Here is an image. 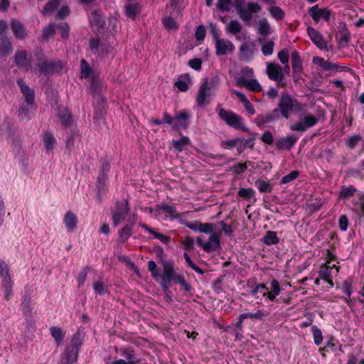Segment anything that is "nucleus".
I'll list each match as a JSON object with an SVG mask.
<instances>
[{"label":"nucleus","mask_w":364,"mask_h":364,"mask_svg":"<svg viewBox=\"0 0 364 364\" xmlns=\"http://www.w3.org/2000/svg\"><path fill=\"white\" fill-rule=\"evenodd\" d=\"M189 144L190 139L186 136H183L180 139L173 140L172 141L173 146L178 151H182Z\"/></svg>","instance_id":"obj_38"},{"label":"nucleus","mask_w":364,"mask_h":364,"mask_svg":"<svg viewBox=\"0 0 364 364\" xmlns=\"http://www.w3.org/2000/svg\"><path fill=\"white\" fill-rule=\"evenodd\" d=\"M313 63L319 66L323 70L338 71L339 68L338 65H335L329 61L325 60L323 58L318 56L314 57Z\"/></svg>","instance_id":"obj_21"},{"label":"nucleus","mask_w":364,"mask_h":364,"mask_svg":"<svg viewBox=\"0 0 364 364\" xmlns=\"http://www.w3.org/2000/svg\"><path fill=\"white\" fill-rule=\"evenodd\" d=\"M232 0H218L216 6L222 12H228L230 9Z\"/></svg>","instance_id":"obj_49"},{"label":"nucleus","mask_w":364,"mask_h":364,"mask_svg":"<svg viewBox=\"0 0 364 364\" xmlns=\"http://www.w3.org/2000/svg\"><path fill=\"white\" fill-rule=\"evenodd\" d=\"M266 73L269 79L276 81L278 86H282L284 79V73L282 68L276 63H269L267 65Z\"/></svg>","instance_id":"obj_8"},{"label":"nucleus","mask_w":364,"mask_h":364,"mask_svg":"<svg viewBox=\"0 0 364 364\" xmlns=\"http://www.w3.org/2000/svg\"><path fill=\"white\" fill-rule=\"evenodd\" d=\"M134 217L133 216V221L126 224L123 228L119 231V241L125 242L132 234V228L135 224Z\"/></svg>","instance_id":"obj_27"},{"label":"nucleus","mask_w":364,"mask_h":364,"mask_svg":"<svg viewBox=\"0 0 364 364\" xmlns=\"http://www.w3.org/2000/svg\"><path fill=\"white\" fill-rule=\"evenodd\" d=\"M164 26L168 29L177 28L176 23L171 17H166L163 19Z\"/></svg>","instance_id":"obj_57"},{"label":"nucleus","mask_w":364,"mask_h":364,"mask_svg":"<svg viewBox=\"0 0 364 364\" xmlns=\"http://www.w3.org/2000/svg\"><path fill=\"white\" fill-rule=\"evenodd\" d=\"M183 257L185 259V260L186 261V262L188 263V264L193 269L195 270L196 272L200 274H203V271L200 269L199 267H198L191 259V257H189V255L187 254V253H184L183 254Z\"/></svg>","instance_id":"obj_61"},{"label":"nucleus","mask_w":364,"mask_h":364,"mask_svg":"<svg viewBox=\"0 0 364 364\" xmlns=\"http://www.w3.org/2000/svg\"><path fill=\"white\" fill-rule=\"evenodd\" d=\"M93 289L96 294H105L107 292V287L101 281H97L93 284Z\"/></svg>","instance_id":"obj_52"},{"label":"nucleus","mask_w":364,"mask_h":364,"mask_svg":"<svg viewBox=\"0 0 364 364\" xmlns=\"http://www.w3.org/2000/svg\"><path fill=\"white\" fill-rule=\"evenodd\" d=\"M257 33L264 37L271 33V27L266 18H262L259 20L257 25Z\"/></svg>","instance_id":"obj_29"},{"label":"nucleus","mask_w":364,"mask_h":364,"mask_svg":"<svg viewBox=\"0 0 364 364\" xmlns=\"http://www.w3.org/2000/svg\"><path fill=\"white\" fill-rule=\"evenodd\" d=\"M308 34L312 41L319 48H324L326 46V41L323 40L322 36L314 28L309 27L307 28Z\"/></svg>","instance_id":"obj_23"},{"label":"nucleus","mask_w":364,"mask_h":364,"mask_svg":"<svg viewBox=\"0 0 364 364\" xmlns=\"http://www.w3.org/2000/svg\"><path fill=\"white\" fill-rule=\"evenodd\" d=\"M279 118V113L277 108L272 112L257 115L255 119V122L258 127H261L265 123L273 122Z\"/></svg>","instance_id":"obj_13"},{"label":"nucleus","mask_w":364,"mask_h":364,"mask_svg":"<svg viewBox=\"0 0 364 364\" xmlns=\"http://www.w3.org/2000/svg\"><path fill=\"white\" fill-rule=\"evenodd\" d=\"M205 33L206 31L204 26L200 25L198 26L195 33L196 38L198 41L203 40L205 36Z\"/></svg>","instance_id":"obj_62"},{"label":"nucleus","mask_w":364,"mask_h":364,"mask_svg":"<svg viewBox=\"0 0 364 364\" xmlns=\"http://www.w3.org/2000/svg\"><path fill=\"white\" fill-rule=\"evenodd\" d=\"M278 58L280 62L283 64H287L289 63V55L287 49H282L278 53Z\"/></svg>","instance_id":"obj_58"},{"label":"nucleus","mask_w":364,"mask_h":364,"mask_svg":"<svg viewBox=\"0 0 364 364\" xmlns=\"http://www.w3.org/2000/svg\"><path fill=\"white\" fill-rule=\"evenodd\" d=\"M291 66L293 73H301L303 70L301 60L297 51H294L291 54Z\"/></svg>","instance_id":"obj_34"},{"label":"nucleus","mask_w":364,"mask_h":364,"mask_svg":"<svg viewBox=\"0 0 364 364\" xmlns=\"http://www.w3.org/2000/svg\"><path fill=\"white\" fill-rule=\"evenodd\" d=\"M89 270H90V267H86L79 273L78 277H77V282L79 284V287H80L81 285H82L85 283V282L87 279V272Z\"/></svg>","instance_id":"obj_56"},{"label":"nucleus","mask_w":364,"mask_h":364,"mask_svg":"<svg viewBox=\"0 0 364 364\" xmlns=\"http://www.w3.org/2000/svg\"><path fill=\"white\" fill-rule=\"evenodd\" d=\"M52 337L55 341L58 346H60L64 338V333L61 328L58 326H52L50 328Z\"/></svg>","instance_id":"obj_36"},{"label":"nucleus","mask_w":364,"mask_h":364,"mask_svg":"<svg viewBox=\"0 0 364 364\" xmlns=\"http://www.w3.org/2000/svg\"><path fill=\"white\" fill-rule=\"evenodd\" d=\"M156 210L157 211L163 210L164 212L168 213L170 216H171L173 218L176 217V208L173 206H171V205H168L166 203H161V204L157 205Z\"/></svg>","instance_id":"obj_44"},{"label":"nucleus","mask_w":364,"mask_h":364,"mask_svg":"<svg viewBox=\"0 0 364 364\" xmlns=\"http://www.w3.org/2000/svg\"><path fill=\"white\" fill-rule=\"evenodd\" d=\"M188 119V114L186 110L181 111L174 117L175 123L173 124V129H178L181 127H187V121Z\"/></svg>","instance_id":"obj_20"},{"label":"nucleus","mask_w":364,"mask_h":364,"mask_svg":"<svg viewBox=\"0 0 364 364\" xmlns=\"http://www.w3.org/2000/svg\"><path fill=\"white\" fill-rule=\"evenodd\" d=\"M311 329H312V333L314 336V343L317 346H318L323 341V336H322L321 331L316 326H313Z\"/></svg>","instance_id":"obj_51"},{"label":"nucleus","mask_w":364,"mask_h":364,"mask_svg":"<svg viewBox=\"0 0 364 364\" xmlns=\"http://www.w3.org/2000/svg\"><path fill=\"white\" fill-rule=\"evenodd\" d=\"M226 30L232 34L237 35L242 30V25L237 20H231L226 26Z\"/></svg>","instance_id":"obj_42"},{"label":"nucleus","mask_w":364,"mask_h":364,"mask_svg":"<svg viewBox=\"0 0 364 364\" xmlns=\"http://www.w3.org/2000/svg\"><path fill=\"white\" fill-rule=\"evenodd\" d=\"M210 32L213 36V39L215 41H218L220 38L219 37L218 30L217 28V25L214 23H209Z\"/></svg>","instance_id":"obj_63"},{"label":"nucleus","mask_w":364,"mask_h":364,"mask_svg":"<svg viewBox=\"0 0 364 364\" xmlns=\"http://www.w3.org/2000/svg\"><path fill=\"white\" fill-rule=\"evenodd\" d=\"M237 84L239 86L245 87L247 90L252 92H260L262 86L255 79L247 80L244 76L239 77L237 80Z\"/></svg>","instance_id":"obj_16"},{"label":"nucleus","mask_w":364,"mask_h":364,"mask_svg":"<svg viewBox=\"0 0 364 364\" xmlns=\"http://www.w3.org/2000/svg\"><path fill=\"white\" fill-rule=\"evenodd\" d=\"M64 223L68 231H74L77 226V216L71 211H68L65 215Z\"/></svg>","instance_id":"obj_31"},{"label":"nucleus","mask_w":364,"mask_h":364,"mask_svg":"<svg viewBox=\"0 0 364 364\" xmlns=\"http://www.w3.org/2000/svg\"><path fill=\"white\" fill-rule=\"evenodd\" d=\"M4 287L5 289V295L4 298L6 300H9L13 296L12 293V287H13V281L11 282H6L3 283Z\"/></svg>","instance_id":"obj_54"},{"label":"nucleus","mask_w":364,"mask_h":364,"mask_svg":"<svg viewBox=\"0 0 364 364\" xmlns=\"http://www.w3.org/2000/svg\"><path fill=\"white\" fill-rule=\"evenodd\" d=\"M257 51L256 43L252 40L246 41L239 48V58L242 61H250Z\"/></svg>","instance_id":"obj_7"},{"label":"nucleus","mask_w":364,"mask_h":364,"mask_svg":"<svg viewBox=\"0 0 364 364\" xmlns=\"http://www.w3.org/2000/svg\"><path fill=\"white\" fill-rule=\"evenodd\" d=\"M339 267H337L335 264H331V262H327L325 267H323L320 270L319 273L321 277H323L325 279L328 280V277H332L333 274L338 273Z\"/></svg>","instance_id":"obj_24"},{"label":"nucleus","mask_w":364,"mask_h":364,"mask_svg":"<svg viewBox=\"0 0 364 364\" xmlns=\"http://www.w3.org/2000/svg\"><path fill=\"white\" fill-rule=\"evenodd\" d=\"M43 141L46 151L48 153L52 152L56 142L54 136L50 132H46L44 134Z\"/></svg>","instance_id":"obj_33"},{"label":"nucleus","mask_w":364,"mask_h":364,"mask_svg":"<svg viewBox=\"0 0 364 364\" xmlns=\"http://www.w3.org/2000/svg\"><path fill=\"white\" fill-rule=\"evenodd\" d=\"M129 212L127 200L117 202L114 210L112 211V221L114 226H118L126 218Z\"/></svg>","instance_id":"obj_5"},{"label":"nucleus","mask_w":364,"mask_h":364,"mask_svg":"<svg viewBox=\"0 0 364 364\" xmlns=\"http://www.w3.org/2000/svg\"><path fill=\"white\" fill-rule=\"evenodd\" d=\"M16 64L18 67L28 68L30 66V60L27 57L26 52L24 50H16L14 56Z\"/></svg>","instance_id":"obj_26"},{"label":"nucleus","mask_w":364,"mask_h":364,"mask_svg":"<svg viewBox=\"0 0 364 364\" xmlns=\"http://www.w3.org/2000/svg\"><path fill=\"white\" fill-rule=\"evenodd\" d=\"M255 186L262 193H268L272 191V186L269 181L257 180L255 181Z\"/></svg>","instance_id":"obj_45"},{"label":"nucleus","mask_w":364,"mask_h":364,"mask_svg":"<svg viewBox=\"0 0 364 364\" xmlns=\"http://www.w3.org/2000/svg\"><path fill=\"white\" fill-rule=\"evenodd\" d=\"M299 176V171H292L290 173L282 177L281 180L282 184L288 183L294 180H295Z\"/></svg>","instance_id":"obj_53"},{"label":"nucleus","mask_w":364,"mask_h":364,"mask_svg":"<svg viewBox=\"0 0 364 364\" xmlns=\"http://www.w3.org/2000/svg\"><path fill=\"white\" fill-rule=\"evenodd\" d=\"M80 67H81V77L87 78L90 77L91 73V69L87 63V62L82 59L80 61Z\"/></svg>","instance_id":"obj_50"},{"label":"nucleus","mask_w":364,"mask_h":364,"mask_svg":"<svg viewBox=\"0 0 364 364\" xmlns=\"http://www.w3.org/2000/svg\"><path fill=\"white\" fill-rule=\"evenodd\" d=\"M197 244L206 252L215 251L220 246L219 237L215 233H212L207 242H204L201 237H197Z\"/></svg>","instance_id":"obj_9"},{"label":"nucleus","mask_w":364,"mask_h":364,"mask_svg":"<svg viewBox=\"0 0 364 364\" xmlns=\"http://www.w3.org/2000/svg\"><path fill=\"white\" fill-rule=\"evenodd\" d=\"M214 43L215 53L218 56L232 53L235 48L234 44L230 41L225 38H220Z\"/></svg>","instance_id":"obj_11"},{"label":"nucleus","mask_w":364,"mask_h":364,"mask_svg":"<svg viewBox=\"0 0 364 364\" xmlns=\"http://www.w3.org/2000/svg\"><path fill=\"white\" fill-rule=\"evenodd\" d=\"M36 67L38 74L51 75L60 73L63 65L60 60L57 59L48 60L42 55L38 59Z\"/></svg>","instance_id":"obj_3"},{"label":"nucleus","mask_w":364,"mask_h":364,"mask_svg":"<svg viewBox=\"0 0 364 364\" xmlns=\"http://www.w3.org/2000/svg\"><path fill=\"white\" fill-rule=\"evenodd\" d=\"M22 311L25 315H31L32 313V309L30 306V299L25 298L21 304Z\"/></svg>","instance_id":"obj_60"},{"label":"nucleus","mask_w":364,"mask_h":364,"mask_svg":"<svg viewBox=\"0 0 364 364\" xmlns=\"http://www.w3.org/2000/svg\"><path fill=\"white\" fill-rule=\"evenodd\" d=\"M269 313L264 309H258L255 313H244L240 315L237 326L241 327L242 321L245 318H251L252 320H262L267 316Z\"/></svg>","instance_id":"obj_18"},{"label":"nucleus","mask_w":364,"mask_h":364,"mask_svg":"<svg viewBox=\"0 0 364 364\" xmlns=\"http://www.w3.org/2000/svg\"><path fill=\"white\" fill-rule=\"evenodd\" d=\"M352 282H353V279L351 278H348L343 284V287L345 289L344 293L347 296V297L345 298V300L349 304L350 302H352L353 300L355 301V299L354 298L353 299H350V294L352 293V289H351Z\"/></svg>","instance_id":"obj_43"},{"label":"nucleus","mask_w":364,"mask_h":364,"mask_svg":"<svg viewBox=\"0 0 364 364\" xmlns=\"http://www.w3.org/2000/svg\"><path fill=\"white\" fill-rule=\"evenodd\" d=\"M296 141L297 139L296 137L293 136H287L284 138L280 139L277 141V146L279 149L289 150L294 146Z\"/></svg>","instance_id":"obj_30"},{"label":"nucleus","mask_w":364,"mask_h":364,"mask_svg":"<svg viewBox=\"0 0 364 364\" xmlns=\"http://www.w3.org/2000/svg\"><path fill=\"white\" fill-rule=\"evenodd\" d=\"M11 27L14 36L19 39H24L26 36V32L23 24L16 19L11 21Z\"/></svg>","instance_id":"obj_22"},{"label":"nucleus","mask_w":364,"mask_h":364,"mask_svg":"<svg viewBox=\"0 0 364 364\" xmlns=\"http://www.w3.org/2000/svg\"><path fill=\"white\" fill-rule=\"evenodd\" d=\"M255 191L251 188H240L238 191V196L240 198H244L245 200H249V199L253 198L255 196Z\"/></svg>","instance_id":"obj_48"},{"label":"nucleus","mask_w":364,"mask_h":364,"mask_svg":"<svg viewBox=\"0 0 364 364\" xmlns=\"http://www.w3.org/2000/svg\"><path fill=\"white\" fill-rule=\"evenodd\" d=\"M121 354L126 358L127 360L118 359L114 360L112 364H139L141 362L140 359L135 356L133 351L123 349L122 350Z\"/></svg>","instance_id":"obj_19"},{"label":"nucleus","mask_w":364,"mask_h":364,"mask_svg":"<svg viewBox=\"0 0 364 364\" xmlns=\"http://www.w3.org/2000/svg\"><path fill=\"white\" fill-rule=\"evenodd\" d=\"M277 111L285 119H289L293 112L301 110V104L287 93H282L279 100Z\"/></svg>","instance_id":"obj_1"},{"label":"nucleus","mask_w":364,"mask_h":364,"mask_svg":"<svg viewBox=\"0 0 364 364\" xmlns=\"http://www.w3.org/2000/svg\"><path fill=\"white\" fill-rule=\"evenodd\" d=\"M126 15L129 18H134L136 16L140 13L141 6L139 3L129 1L125 6Z\"/></svg>","instance_id":"obj_32"},{"label":"nucleus","mask_w":364,"mask_h":364,"mask_svg":"<svg viewBox=\"0 0 364 364\" xmlns=\"http://www.w3.org/2000/svg\"><path fill=\"white\" fill-rule=\"evenodd\" d=\"M361 140V136L358 135H354L353 136H350L349 139L346 141V146L353 149L355 148V146L357 145V144Z\"/></svg>","instance_id":"obj_55"},{"label":"nucleus","mask_w":364,"mask_h":364,"mask_svg":"<svg viewBox=\"0 0 364 364\" xmlns=\"http://www.w3.org/2000/svg\"><path fill=\"white\" fill-rule=\"evenodd\" d=\"M17 84L20 87L21 92L24 96L26 103L32 105L35 100L34 90L26 85L22 78L17 80Z\"/></svg>","instance_id":"obj_15"},{"label":"nucleus","mask_w":364,"mask_h":364,"mask_svg":"<svg viewBox=\"0 0 364 364\" xmlns=\"http://www.w3.org/2000/svg\"><path fill=\"white\" fill-rule=\"evenodd\" d=\"M177 276H179V274L176 273L173 262L171 261L164 262L162 279L164 281L170 282L175 280Z\"/></svg>","instance_id":"obj_17"},{"label":"nucleus","mask_w":364,"mask_h":364,"mask_svg":"<svg viewBox=\"0 0 364 364\" xmlns=\"http://www.w3.org/2000/svg\"><path fill=\"white\" fill-rule=\"evenodd\" d=\"M262 241L267 245H276L279 242L277 233L274 231H267L262 238Z\"/></svg>","instance_id":"obj_40"},{"label":"nucleus","mask_w":364,"mask_h":364,"mask_svg":"<svg viewBox=\"0 0 364 364\" xmlns=\"http://www.w3.org/2000/svg\"><path fill=\"white\" fill-rule=\"evenodd\" d=\"M318 119L314 115H306L304 117L303 121L298 122L291 125L290 129L292 131L304 132H306L307 129L316 125Z\"/></svg>","instance_id":"obj_12"},{"label":"nucleus","mask_w":364,"mask_h":364,"mask_svg":"<svg viewBox=\"0 0 364 364\" xmlns=\"http://www.w3.org/2000/svg\"><path fill=\"white\" fill-rule=\"evenodd\" d=\"M271 16L276 20L280 21L284 18V11L279 6H273L269 9Z\"/></svg>","instance_id":"obj_46"},{"label":"nucleus","mask_w":364,"mask_h":364,"mask_svg":"<svg viewBox=\"0 0 364 364\" xmlns=\"http://www.w3.org/2000/svg\"><path fill=\"white\" fill-rule=\"evenodd\" d=\"M210 87H208V78L205 77L200 85L196 95V102L199 107H203L210 103Z\"/></svg>","instance_id":"obj_6"},{"label":"nucleus","mask_w":364,"mask_h":364,"mask_svg":"<svg viewBox=\"0 0 364 364\" xmlns=\"http://www.w3.org/2000/svg\"><path fill=\"white\" fill-rule=\"evenodd\" d=\"M356 192L354 186H350L349 187L343 186V198L350 197Z\"/></svg>","instance_id":"obj_64"},{"label":"nucleus","mask_w":364,"mask_h":364,"mask_svg":"<svg viewBox=\"0 0 364 364\" xmlns=\"http://www.w3.org/2000/svg\"><path fill=\"white\" fill-rule=\"evenodd\" d=\"M60 4V0H49L43 9L41 11L43 15L46 16L53 13Z\"/></svg>","instance_id":"obj_39"},{"label":"nucleus","mask_w":364,"mask_h":364,"mask_svg":"<svg viewBox=\"0 0 364 364\" xmlns=\"http://www.w3.org/2000/svg\"><path fill=\"white\" fill-rule=\"evenodd\" d=\"M90 25L97 29L102 28L105 26L104 18L97 11H94L89 17Z\"/></svg>","instance_id":"obj_28"},{"label":"nucleus","mask_w":364,"mask_h":364,"mask_svg":"<svg viewBox=\"0 0 364 364\" xmlns=\"http://www.w3.org/2000/svg\"><path fill=\"white\" fill-rule=\"evenodd\" d=\"M0 277L2 279L3 283L12 281L10 275L9 267L4 260L1 259H0Z\"/></svg>","instance_id":"obj_35"},{"label":"nucleus","mask_w":364,"mask_h":364,"mask_svg":"<svg viewBox=\"0 0 364 364\" xmlns=\"http://www.w3.org/2000/svg\"><path fill=\"white\" fill-rule=\"evenodd\" d=\"M220 118L229 127L243 132H248L249 129L243 124L242 118L231 110L218 107Z\"/></svg>","instance_id":"obj_4"},{"label":"nucleus","mask_w":364,"mask_h":364,"mask_svg":"<svg viewBox=\"0 0 364 364\" xmlns=\"http://www.w3.org/2000/svg\"><path fill=\"white\" fill-rule=\"evenodd\" d=\"M262 8L257 2L250 1L246 7H242L237 11L240 18L243 21H250L252 18V14L259 13Z\"/></svg>","instance_id":"obj_10"},{"label":"nucleus","mask_w":364,"mask_h":364,"mask_svg":"<svg viewBox=\"0 0 364 364\" xmlns=\"http://www.w3.org/2000/svg\"><path fill=\"white\" fill-rule=\"evenodd\" d=\"M309 14L316 23H318L321 18L325 19L327 21H329L330 18V11L326 9H319L318 5L312 6L309 9Z\"/></svg>","instance_id":"obj_14"},{"label":"nucleus","mask_w":364,"mask_h":364,"mask_svg":"<svg viewBox=\"0 0 364 364\" xmlns=\"http://www.w3.org/2000/svg\"><path fill=\"white\" fill-rule=\"evenodd\" d=\"M175 281L176 282L179 283L186 292H188L191 291V285L188 282H186L185 279L183 278V277L182 275L179 274V276H177Z\"/></svg>","instance_id":"obj_59"},{"label":"nucleus","mask_w":364,"mask_h":364,"mask_svg":"<svg viewBox=\"0 0 364 364\" xmlns=\"http://www.w3.org/2000/svg\"><path fill=\"white\" fill-rule=\"evenodd\" d=\"M0 56H7L13 52L11 42L4 36L0 38Z\"/></svg>","instance_id":"obj_25"},{"label":"nucleus","mask_w":364,"mask_h":364,"mask_svg":"<svg viewBox=\"0 0 364 364\" xmlns=\"http://www.w3.org/2000/svg\"><path fill=\"white\" fill-rule=\"evenodd\" d=\"M55 33V26L50 23L48 26L43 28L42 33V38L43 41H47L49 38L53 37Z\"/></svg>","instance_id":"obj_47"},{"label":"nucleus","mask_w":364,"mask_h":364,"mask_svg":"<svg viewBox=\"0 0 364 364\" xmlns=\"http://www.w3.org/2000/svg\"><path fill=\"white\" fill-rule=\"evenodd\" d=\"M82 344V340L80 333L74 334L70 343L68 345L63 353V362L64 364H73L77 360L78 352Z\"/></svg>","instance_id":"obj_2"},{"label":"nucleus","mask_w":364,"mask_h":364,"mask_svg":"<svg viewBox=\"0 0 364 364\" xmlns=\"http://www.w3.org/2000/svg\"><path fill=\"white\" fill-rule=\"evenodd\" d=\"M258 41L262 45L261 50L263 55H269L272 54L274 46V42L272 40L264 42L263 39L259 38Z\"/></svg>","instance_id":"obj_37"},{"label":"nucleus","mask_w":364,"mask_h":364,"mask_svg":"<svg viewBox=\"0 0 364 364\" xmlns=\"http://www.w3.org/2000/svg\"><path fill=\"white\" fill-rule=\"evenodd\" d=\"M58 117L61 124L65 127H69L73 122V118L68 111L65 109L60 110Z\"/></svg>","instance_id":"obj_41"}]
</instances>
